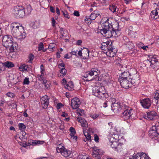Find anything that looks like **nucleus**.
<instances>
[{
  "instance_id": "obj_33",
  "label": "nucleus",
  "mask_w": 159,
  "mask_h": 159,
  "mask_svg": "<svg viewBox=\"0 0 159 159\" xmlns=\"http://www.w3.org/2000/svg\"><path fill=\"white\" fill-rule=\"evenodd\" d=\"M13 35L14 36H17V35H19L20 34V33L24 32L22 30H20L19 29H15V31H13Z\"/></svg>"
},
{
  "instance_id": "obj_54",
  "label": "nucleus",
  "mask_w": 159,
  "mask_h": 159,
  "mask_svg": "<svg viewBox=\"0 0 159 159\" xmlns=\"http://www.w3.org/2000/svg\"><path fill=\"white\" fill-rule=\"evenodd\" d=\"M63 105L61 103H59L57 105V109H60L61 107H63Z\"/></svg>"
},
{
  "instance_id": "obj_18",
  "label": "nucleus",
  "mask_w": 159,
  "mask_h": 159,
  "mask_svg": "<svg viewBox=\"0 0 159 159\" xmlns=\"http://www.w3.org/2000/svg\"><path fill=\"white\" fill-rule=\"evenodd\" d=\"M159 16V8H156L155 9L152 11L151 14V17L152 19H156L155 18V16Z\"/></svg>"
},
{
  "instance_id": "obj_26",
  "label": "nucleus",
  "mask_w": 159,
  "mask_h": 159,
  "mask_svg": "<svg viewBox=\"0 0 159 159\" xmlns=\"http://www.w3.org/2000/svg\"><path fill=\"white\" fill-rule=\"evenodd\" d=\"M114 52H109V51H107L106 52V54L107 55L110 57H113L115 56L117 52L116 50H114Z\"/></svg>"
},
{
  "instance_id": "obj_11",
  "label": "nucleus",
  "mask_w": 159,
  "mask_h": 159,
  "mask_svg": "<svg viewBox=\"0 0 159 159\" xmlns=\"http://www.w3.org/2000/svg\"><path fill=\"white\" fill-rule=\"evenodd\" d=\"M80 104L79 99L77 98H73L71 101V106L73 109H77Z\"/></svg>"
},
{
  "instance_id": "obj_38",
  "label": "nucleus",
  "mask_w": 159,
  "mask_h": 159,
  "mask_svg": "<svg viewBox=\"0 0 159 159\" xmlns=\"http://www.w3.org/2000/svg\"><path fill=\"white\" fill-rule=\"evenodd\" d=\"M70 135L71 136H74V135H75L76 133V131H75V129L73 127H70Z\"/></svg>"
},
{
  "instance_id": "obj_2",
  "label": "nucleus",
  "mask_w": 159,
  "mask_h": 159,
  "mask_svg": "<svg viewBox=\"0 0 159 159\" xmlns=\"http://www.w3.org/2000/svg\"><path fill=\"white\" fill-rule=\"evenodd\" d=\"M104 87L99 88L98 87H95L93 88V95L100 99L105 100L108 97V94L106 93L104 91H102Z\"/></svg>"
},
{
  "instance_id": "obj_36",
  "label": "nucleus",
  "mask_w": 159,
  "mask_h": 159,
  "mask_svg": "<svg viewBox=\"0 0 159 159\" xmlns=\"http://www.w3.org/2000/svg\"><path fill=\"white\" fill-rule=\"evenodd\" d=\"M28 68V66L27 65H26L25 64H23L22 65L20 66L19 69H22L21 70L23 71L24 70L25 71H27Z\"/></svg>"
},
{
  "instance_id": "obj_53",
  "label": "nucleus",
  "mask_w": 159,
  "mask_h": 159,
  "mask_svg": "<svg viewBox=\"0 0 159 159\" xmlns=\"http://www.w3.org/2000/svg\"><path fill=\"white\" fill-rule=\"evenodd\" d=\"M114 50H116L115 48H113L112 47H111L110 48H109L107 49V51L111 52H114Z\"/></svg>"
},
{
  "instance_id": "obj_56",
  "label": "nucleus",
  "mask_w": 159,
  "mask_h": 159,
  "mask_svg": "<svg viewBox=\"0 0 159 159\" xmlns=\"http://www.w3.org/2000/svg\"><path fill=\"white\" fill-rule=\"evenodd\" d=\"M52 25L53 27L55 26V24L56 22V21L55 20L54 18L52 17Z\"/></svg>"
},
{
  "instance_id": "obj_51",
  "label": "nucleus",
  "mask_w": 159,
  "mask_h": 159,
  "mask_svg": "<svg viewBox=\"0 0 159 159\" xmlns=\"http://www.w3.org/2000/svg\"><path fill=\"white\" fill-rule=\"evenodd\" d=\"M106 44H107V45H108V47L109 48H110L111 47H112V42H110L109 41H107L106 42H105Z\"/></svg>"
},
{
  "instance_id": "obj_58",
  "label": "nucleus",
  "mask_w": 159,
  "mask_h": 159,
  "mask_svg": "<svg viewBox=\"0 0 159 159\" xmlns=\"http://www.w3.org/2000/svg\"><path fill=\"white\" fill-rule=\"evenodd\" d=\"M80 159H89L88 157H87L86 156L80 155Z\"/></svg>"
},
{
  "instance_id": "obj_4",
  "label": "nucleus",
  "mask_w": 159,
  "mask_h": 159,
  "mask_svg": "<svg viewBox=\"0 0 159 159\" xmlns=\"http://www.w3.org/2000/svg\"><path fill=\"white\" fill-rule=\"evenodd\" d=\"M116 25H117V29H115L112 27L107 30L106 34L105 35L106 38H109L113 37H118L120 35V30L118 29L119 24L116 23Z\"/></svg>"
},
{
  "instance_id": "obj_48",
  "label": "nucleus",
  "mask_w": 159,
  "mask_h": 159,
  "mask_svg": "<svg viewBox=\"0 0 159 159\" xmlns=\"http://www.w3.org/2000/svg\"><path fill=\"white\" fill-rule=\"evenodd\" d=\"M4 65L2 63H0V70H4Z\"/></svg>"
},
{
  "instance_id": "obj_61",
  "label": "nucleus",
  "mask_w": 159,
  "mask_h": 159,
  "mask_svg": "<svg viewBox=\"0 0 159 159\" xmlns=\"http://www.w3.org/2000/svg\"><path fill=\"white\" fill-rule=\"evenodd\" d=\"M28 144L26 142H25V143H22V144H21V145L23 147L26 148L27 146L29 145L30 144Z\"/></svg>"
},
{
  "instance_id": "obj_41",
  "label": "nucleus",
  "mask_w": 159,
  "mask_h": 159,
  "mask_svg": "<svg viewBox=\"0 0 159 159\" xmlns=\"http://www.w3.org/2000/svg\"><path fill=\"white\" fill-rule=\"evenodd\" d=\"M18 126L20 130L25 129L26 128V126L23 123H20L19 124Z\"/></svg>"
},
{
  "instance_id": "obj_20",
  "label": "nucleus",
  "mask_w": 159,
  "mask_h": 159,
  "mask_svg": "<svg viewBox=\"0 0 159 159\" xmlns=\"http://www.w3.org/2000/svg\"><path fill=\"white\" fill-rule=\"evenodd\" d=\"M71 152L70 151H68L67 149L65 148L60 152L65 157H67L70 155Z\"/></svg>"
},
{
  "instance_id": "obj_43",
  "label": "nucleus",
  "mask_w": 159,
  "mask_h": 159,
  "mask_svg": "<svg viewBox=\"0 0 159 159\" xmlns=\"http://www.w3.org/2000/svg\"><path fill=\"white\" fill-rule=\"evenodd\" d=\"M62 13L63 14L64 16L67 18L69 19L70 18V16L68 14V13L66 11H62Z\"/></svg>"
},
{
  "instance_id": "obj_39",
  "label": "nucleus",
  "mask_w": 159,
  "mask_h": 159,
  "mask_svg": "<svg viewBox=\"0 0 159 159\" xmlns=\"http://www.w3.org/2000/svg\"><path fill=\"white\" fill-rule=\"evenodd\" d=\"M34 55L32 53H31L29 54L28 56V58L29 59L28 61V62L30 63H31L33 61V60L34 58Z\"/></svg>"
},
{
  "instance_id": "obj_27",
  "label": "nucleus",
  "mask_w": 159,
  "mask_h": 159,
  "mask_svg": "<svg viewBox=\"0 0 159 159\" xmlns=\"http://www.w3.org/2000/svg\"><path fill=\"white\" fill-rule=\"evenodd\" d=\"M4 65L5 66H6L9 68H11L15 66L13 63L11 61L6 62Z\"/></svg>"
},
{
  "instance_id": "obj_46",
  "label": "nucleus",
  "mask_w": 159,
  "mask_h": 159,
  "mask_svg": "<svg viewBox=\"0 0 159 159\" xmlns=\"http://www.w3.org/2000/svg\"><path fill=\"white\" fill-rule=\"evenodd\" d=\"M61 63L58 64V66L59 69H61L62 68H65V65L63 62L61 61Z\"/></svg>"
},
{
  "instance_id": "obj_8",
  "label": "nucleus",
  "mask_w": 159,
  "mask_h": 159,
  "mask_svg": "<svg viewBox=\"0 0 159 159\" xmlns=\"http://www.w3.org/2000/svg\"><path fill=\"white\" fill-rule=\"evenodd\" d=\"M120 84L121 87L125 89H128L131 87V83H129L130 80H128L127 79H121L119 80Z\"/></svg>"
},
{
  "instance_id": "obj_25",
  "label": "nucleus",
  "mask_w": 159,
  "mask_h": 159,
  "mask_svg": "<svg viewBox=\"0 0 159 159\" xmlns=\"http://www.w3.org/2000/svg\"><path fill=\"white\" fill-rule=\"evenodd\" d=\"M110 144L111 147L116 150V146L118 144V143L116 141L110 140Z\"/></svg>"
},
{
  "instance_id": "obj_29",
  "label": "nucleus",
  "mask_w": 159,
  "mask_h": 159,
  "mask_svg": "<svg viewBox=\"0 0 159 159\" xmlns=\"http://www.w3.org/2000/svg\"><path fill=\"white\" fill-rule=\"evenodd\" d=\"M128 73H129V77L132 76L137 73L136 70L134 69H130V70L128 72Z\"/></svg>"
},
{
  "instance_id": "obj_12",
  "label": "nucleus",
  "mask_w": 159,
  "mask_h": 159,
  "mask_svg": "<svg viewBox=\"0 0 159 159\" xmlns=\"http://www.w3.org/2000/svg\"><path fill=\"white\" fill-rule=\"evenodd\" d=\"M97 16L96 14L93 13L91 14L89 16H86L84 20L86 23L88 25H90L92 22V20H94Z\"/></svg>"
},
{
  "instance_id": "obj_31",
  "label": "nucleus",
  "mask_w": 159,
  "mask_h": 159,
  "mask_svg": "<svg viewBox=\"0 0 159 159\" xmlns=\"http://www.w3.org/2000/svg\"><path fill=\"white\" fill-rule=\"evenodd\" d=\"M84 134L86 139H88V141H91V136L90 134L88 132L84 131Z\"/></svg>"
},
{
  "instance_id": "obj_28",
  "label": "nucleus",
  "mask_w": 159,
  "mask_h": 159,
  "mask_svg": "<svg viewBox=\"0 0 159 159\" xmlns=\"http://www.w3.org/2000/svg\"><path fill=\"white\" fill-rule=\"evenodd\" d=\"M65 148L61 144H60L57 145L56 148V150L57 152H60L62 150L65 149Z\"/></svg>"
},
{
  "instance_id": "obj_37",
  "label": "nucleus",
  "mask_w": 159,
  "mask_h": 159,
  "mask_svg": "<svg viewBox=\"0 0 159 159\" xmlns=\"http://www.w3.org/2000/svg\"><path fill=\"white\" fill-rule=\"evenodd\" d=\"M116 7L113 5H112V6H110L109 7V9L110 11L113 13L116 12Z\"/></svg>"
},
{
  "instance_id": "obj_63",
  "label": "nucleus",
  "mask_w": 159,
  "mask_h": 159,
  "mask_svg": "<svg viewBox=\"0 0 159 159\" xmlns=\"http://www.w3.org/2000/svg\"><path fill=\"white\" fill-rule=\"evenodd\" d=\"M65 88L66 89H67L68 90H71V89H72V88L69 86L68 84H66V86H65Z\"/></svg>"
},
{
  "instance_id": "obj_45",
  "label": "nucleus",
  "mask_w": 159,
  "mask_h": 159,
  "mask_svg": "<svg viewBox=\"0 0 159 159\" xmlns=\"http://www.w3.org/2000/svg\"><path fill=\"white\" fill-rule=\"evenodd\" d=\"M123 145L122 143H118V144L116 146V151H117L119 150H120L121 148L122 147L121 146Z\"/></svg>"
},
{
  "instance_id": "obj_7",
  "label": "nucleus",
  "mask_w": 159,
  "mask_h": 159,
  "mask_svg": "<svg viewBox=\"0 0 159 159\" xmlns=\"http://www.w3.org/2000/svg\"><path fill=\"white\" fill-rule=\"evenodd\" d=\"M111 108V110L115 113H118L119 112H121L124 107L122 106L120 102H114L112 103Z\"/></svg>"
},
{
  "instance_id": "obj_6",
  "label": "nucleus",
  "mask_w": 159,
  "mask_h": 159,
  "mask_svg": "<svg viewBox=\"0 0 159 159\" xmlns=\"http://www.w3.org/2000/svg\"><path fill=\"white\" fill-rule=\"evenodd\" d=\"M13 14L16 18L23 17L25 15L24 9L19 6L14 7Z\"/></svg>"
},
{
  "instance_id": "obj_15",
  "label": "nucleus",
  "mask_w": 159,
  "mask_h": 159,
  "mask_svg": "<svg viewBox=\"0 0 159 159\" xmlns=\"http://www.w3.org/2000/svg\"><path fill=\"white\" fill-rule=\"evenodd\" d=\"M123 40L125 42L124 44L126 45V46L129 49H132L134 47V45L133 43L129 41V39L128 38L126 37H124Z\"/></svg>"
},
{
  "instance_id": "obj_32",
  "label": "nucleus",
  "mask_w": 159,
  "mask_h": 159,
  "mask_svg": "<svg viewBox=\"0 0 159 159\" xmlns=\"http://www.w3.org/2000/svg\"><path fill=\"white\" fill-rule=\"evenodd\" d=\"M59 71L62 74V75H60L62 77H64L67 72V70L65 68H62Z\"/></svg>"
},
{
  "instance_id": "obj_42",
  "label": "nucleus",
  "mask_w": 159,
  "mask_h": 159,
  "mask_svg": "<svg viewBox=\"0 0 159 159\" xmlns=\"http://www.w3.org/2000/svg\"><path fill=\"white\" fill-rule=\"evenodd\" d=\"M29 83L30 81L29 78H26L24 79L23 82V84H28Z\"/></svg>"
},
{
  "instance_id": "obj_50",
  "label": "nucleus",
  "mask_w": 159,
  "mask_h": 159,
  "mask_svg": "<svg viewBox=\"0 0 159 159\" xmlns=\"http://www.w3.org/2000/svg\"><path fill=\"white\" fill-rule=\"evenodd\" d=\"M132 27H130L129 28V34H128V35L130 36H132V34H133V33H134V32H133L131 30V29H132Z\"/></svg>"
},
{
  "instance_id": "obj_9",
  "label": "nucleus",
  "mask_w": 159,
  "mask_h": 159,
  "mask_svg": "<svg viewBox=\"0 0 159 159\" xmlns=\"http://www.w3.org/2000/svg\"><path fill=\"white\" fill-rule=\"evenodd\" d=\"M139 75L137 73L135 75L129 77V78L130 80V83L131 84H134V85H136L139 82Z\"/></svg>"
},
{
  "instance_id": "obj_22",
  "label": "nucleus",
  "mask_w": 159,
  "mask_h": 159,
  "mask_svg": "<svg viewBox=\"0 0 159 159\" xmlns=\"http://www.w3.org/2000/svg\"><path fill=\"white\" fill-rule=\"evenodd\" d=\"M44 143V141H43L31 140L29 144L32 145H35L38 144H42Z\"/></svg>"
},
{
  "instance_id": "obj_23",
  "label": "nucleus",
  "mask_w": 159,
  "mask_h": 159,
  "mask_svg": "<svg viewBox=\"0 0 159 159\" xmlns=\"http://www.w3.org/2000/svg\"><path fill=\"white\" fill-rule=\"evenodd\" d=\"M15 37L18 40H21L22 39H24L25 37V33L23 32L19 35H17V36H15Z\"/></svg>"
},
{
  "instance_id": "obj_10",
  "label": "nucleus",
  "mask_w": 159,
  "mask_h": 159,
  "mask_svg": "<svg viewBox=\"0 0 159 159\" xmlns=\"http://www.w3.org/2000/svg\"><path fill=\"white\" fill-rule=\"evenodd\" d=\"M140 103L143 107L146 109H148L151 104L150 99L149 98L141 100Z\"/></svg>"
},
{
  "instance_id": "obj_30",
  "label": "nucleus",
  "mask_w": 159,
  "mask_h": 159,
  "mask_svg": "<svg viewBox=\"0 0 159 159\" xmlns=\"http://www.w3.org/2000/svg\"><path fill=\"white\" fill-rule=\"evenodd\" d=\"M41 103V106L43 108L46 109L48 108L49 104V100L46 101L44 102L43 101Z\"/></svg>"
},
{
  "instance_id": "obj_57",
  "label": "nucleus",
  "mask_w": 159,
  "mask_h": 159,
  "mask_svg": "<svg viewBox=\"0 0 159 159\" xmlns=\"http://www.w3.org/2000/svg\"><path fill=\"white\" fill-rule=\"evenodd\" d=\"M74 15L75 16H80L79 12L78 11H75L74 12Z\"/></svg>"
},
{
  "instance_id": "obj_62",
  "label": "nucleus",
  "mask_w": 159,
  "mask_h": 159,
  "mask_svg": "<svg viewBox=\"0 0 159 159\" xmlns=\"http://www.w3.org/2000/svg\"><path fill=\"white\" fill-rule=\"evenodd\" d=\"M50 11L52 12V13H54L55 12V10H54V8L52 7V6H50Z\"/></svg>"
},
{
  "instance_id": "obj_59",
  "label": "nucleus",
  "mask_w": 159,
  "mask_h": 159,
  "mask_svg": "<svg viewBox=\"0 0 159 159\" xmlns=\"http://www.w3.org/2000/svg\"><path fill=\"white\" fill-rule=\"evenodd\" d=\"M92 155L94 157H95V158H96L97 159H101V157L100 156V155L97 154V155H95V154L93 153Z\"/></svg>"
},
{
  "instance_id": "obj_1",
  "label": "nucleus",
  "mask_w": 159,
  "mask_h": 159,
  "mask_svg": "<svg viewBox=\"0 0 159 159\" xmlns=\"http://www.w3.org/2000/svg\"><path fill=\"white\" fill-rule=\"evenodd\" d=\"M13 38L11 35H5L3 36L2 39L3 45L6 48H9L10 52H15L17 51L18 44L12 41Z\"/></svg>"
},
{
  "instance_id": "obj_52",
  "label": "nucleus",
  "mask_w": 159,
  "mask_h": 159,
  "mask_svg": "<svg viewBox=\"0 0 159 159\" xmlns=\"http://www.w3.org/2000/svg\"><path fill=\"white\" fill-rule=\"evenodd\" d=\"M7 95L10 98H12L14 97V94L11 92H9L7 93Z\"/></svg>"
},
{
  "instance_id": "obj_14",
  "label": "nucleus",
  "mask_w": 159,
  "mask_h": 159,
  "mask_svg": "<svg viewBox=\"0 0 159 159\" xmlns=\"http://www.w3.org/2000/svg\"><path fill=\"white\" fill-rule=\"evenodd\" d=\"M131 159H149L147 155L143 152L138 153L134 155V158Z\"/></svg>"
},
{
  "instance_id": "obj_64",
  "label": "nucleus",
  "mask_w": 159,
  "mask_h": 159,
  "mask_svg": "<svg viewBox=\"0 0 159 159\" xmlns=\"http://www.w3.org/2000/svg\"><path fill=\"white\" fill-rule=\"evenodd\" d=\"M82 43V41L81 40H79L77 41L76 44L78 45H80Z\"/></svg>"
},
{
  "instance_id": "obj_34",
  "label": "nucleus",
  "mask_w": 159,
  "mask_h": 159,
  "mask_svg": "<svg viewBox=\"0 0 159 159\" xmlns=\"http://www.w3.org/2000/svg\"><path fill=\"white\" fill-rule=\"evenodd\" d=\"M102 46L101 47V48L102 49L104 50H106L108 49L109 48L108 47V45H107V44H106L105 42H103L102 43Z\"/></svg>"
},
{
  "instance_id": "obj_40",
  "label": "nucleus",
  "mask_w": 159,
  "mask_h": 159,
  "mask_svg": "<svg viewBox=\"0 0 159 159\" xmlns=\"http://www.w3.org/2000/svg\"><path fill=\"white\" fill-rule=\"evenodd\" d=\"M47 100H49V98L47 95H45L42 97L41 98V102Z\"/></svg>"
},
{
  "instance_id": "obj_13",
  "label": "nucleus",
  "mask_w": 159,
  "mask_h": 159,
  "mask_svg": "<svg viewBox=\"0 0 159 159\" xmlns=\"http://www.w3.org/2000/svg\"><path fill=\"white\" fill-rule=\"evenodd\" d=\"M132 110L126 109L125 110H124V109L121 111V114L122 115L123 117H125V118L126 119H129L131 116V115L133 114L132 113Z\"/></svg>"
},
{
  "instance_id": "obj_55",
  "label": "nucleus",
  "mask_w": 159,
  "mask_h": 159,
  "mask_svg": "<svg viewBox=\"0 0 159 159\" xmlns=\"http://www.w3.org/2000/svg\"><path fill=\"white\" fill-rule=\"evenodd\" d=\"M94 73L93 72L91 71V70L90 72L88 73V75H86V76H85V77L88 78L89 76H91L94 75Z\"/></svg>"
},
{
  "instance_id": "obj_19",
  "label": "nucleus",
  "mask_w": 159,
  "mask_h": 159,
  "mask_svg": "<svg viewBox=\"0 0 159 159\" xmlns=\"http://www.w3.org/2000/svg\"><path fill=\"white\" fill-rule=\"evenodd\" d=\"M77 120L81 123L83 127H86L87 125L86 121L84 118L81 117H78Z\"/></svg>"
},
{
  "instance_id": "obj_21",
  "label": "nucleus",
  "mask_w": 159,
  "mask_h": 159,
  "mask_svg": "<svg viewBox=\"0 0 159 159\" xmlns=\"http://www.w3.org/2000/svg\"><path fill=\"white\" fill-rule=\"evenodd\" d=\"M128 77H129V73L128 72L125 71L121 74L120 75L119 80H121V79H128Z\"/></svg>"
},
{
  "instance_id": "obj_3",
  "label": "nucleus",
  "mask_w": 159,
  "mask_h": 159,
  "mask_svg": "<svg viewBox=\"0 0 159 159\" xmlns=\"http://www.w3.org/2000/svg\"><path fill=\"white\" fill-rule=\"evenodd\" d=\"M144 64L147 69L152 68L156 70L158 68V59L155 58H152L151 61L149 60L145 61Z\"/></svg>"
},
{
  "instance_id": "obj_35",
  "label": "nucleus",
  "mask_w": 159,
  "mask_h": 159,
  "mask_svg": "<svg viewBox=\"0 0 159 159\" xmlns=\"http://www.w3.org/2000/svg\"><path fill=\"white\" fill-rule=\"evenodd\" d=\"M16 29H19L20 30H22V31H23L24 30L23 27L21 25L20 26L16 25V26H13V28L12 30V31H15V30Z\"/></svg>"
},
{
  "instance_id": "obj_17",
  "label": "nucleus",
  "mask_w": 159,
  "mask_h": 159,
  "mask_svg": "<svg viewBox=\"0 0 159 159\" xmlns=\"http://www.w3.org/2000/svg\"><path fill=\"white\" fill-rule=\"evenodd\" d=\"M108 20H109L108 19H107L105 21L103 19H102L100 23H101V26L102 28H107V29L111 28L109 26Z\"/></svg>"
},
{
  "instance_id": "obj_47",
  "label": "nucleus",
  "mask_w": 159,
  "mask_h": 159,
  "mask_svg": "<svg viewBox=\"0 0 159 159\" xmlns=\"http://www.w3.org/2000/svg\"><path fill=\"white\" fill-rule=\"evenodd\" d=\"M44 48L43 44V43L41 42L40 43L39 45V50H41L43 49Z\"/></svg>"
},
{
  "instance_id": "obj_44",
  "label": "nucleus",
  "mask_w": 159,
  "mask_h": 159,
  "mask_svg": "<svg viewBox=\"0 0 159 159\" xmlns=\"http://www.w3.org/2000/svg\"><path fill=\"white\" fill-rule=\"evenodd\" d=\"M107 30L108 29H107V28H103L101 30L100 32L101 34H104L105 35L106 34Z\"/></svg>"
},
{
  "instance_id": "obj_49",
  "label": "nucleus",
  "mask_w": 159,
  "mask_h": 159,
  "mask_svg": "<svg viewBox=\"0 0 159 159\" xmlns=\"http://www.w3.org/2000/svg\"><path fill=\"white\" fill-rule=\"evenodd\" d=\"M94 140L95 142H99V138L98 137V135L95 134L94 135Z\"/></svg>"
},
{
  "instance_id": "obj_24",
  "label": "nucleus",
  "mask_w": 159,
  "mask_h": 159,
  "mask_svg": "<svg viewBox=\"0 0 159 159\" xmlns=\"http://www.w3.org/2000/svg\"><path fill=\"white\" fill-rule=\"evenodd\" d=\"M156 93L154 95V99L156 101V103L157 104L159 100V89L156 90Z\"/></svg>"
},
{
  "instance_id": "obj_60",
  "label": "nucleus",
  "mask_w": 159,
  "mask_h": 159,
  "mask_svg": "<svg viewBox=\"0 0 159 159\" xmlns=\"http://www.w3.org/2000/svg\"><path fill=\"white\" fill-rule=\"evenodd\" d=\"M93 153L95 154V155H101L102 154V152L100 151V150H99V151H97L96 152H93Z\"/></svg>"
},
{
  "instance_id": "obj_5",
  "label": "nucleus",
  "mask_w": 159,
  "mask_h": 159,
  "mask_svg": "<svg viewBox=\"0 0 159 159\" xmlns=\"http://www.w3.org/2000/svg\"><path fill=\"white\" fill-rule=\"evenodd\" d=\"M148 133L149 135L151 138L159 141V130H158V127L152 126Z\"/></svg>"
},
{
  "instance_id": "obj_16",
  "label": "nucleus",
  "mask_w": 159,
  "mask_h": 159,
  "mask_svg": "<svg viewBox=\"0 0 159 159\" xmlns=\"http://www.w3.org/2000/svg\"><path fill=\"white\" fill-rule=\"evenodd\" d=\"M147 113V118L150 120H154L157 115V113L153 111L148 112Z\"/></svg>"
}]
</instances>
